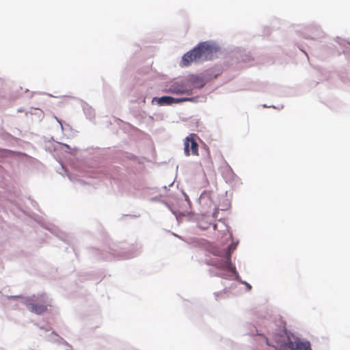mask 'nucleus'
I'll return each instance as SVG.
<instances>
[{"label": "nucleus", "instance_id": "f257e3e1", "mask_svg": "<svg viewBox=\"0 0 350 350\" xmlns=\"http://www.w3.org/2000/svg\"><path fill=\"white\" fill-rule=\"evenodd\" d=\"M237 244L231 243L224 249L214 248L212 254L217 256V259H212L208 262V265L214 266L217 269L228 271L232 273H235L236 268L231 263L232 253L236 250Z\"/></svg>", "mask_w": 350, "mask_h": 350}, {"label": "nucleus", "instance_id": "f03ea898", "mask_svg": "<svg viewBox=\"0 0 350 350\" xmlns=\"http://www.w3.org/2000/svg\"><path fill=\"white\" fill-rule=\"evenodd\" d=\"M213 51L211 45L202 42L183 56L181 64L183 66H188L194 62L208 60L211 58Z\"/></svg>", "mask_w": 350, "mask_h": 350}, {"label": "nucleus", "instance_id": "7ed1b4c3", "mask_svg": "<svg viewBox=\"0 0 350 350\" xmlns=\"http://www.w3.org/2000/svg\"><path fill=\"white\" fill-rule=\"evenodd\" d=\"M275 341L278 350H312L310 343L308 341H301L296 338L291 340L290 336L286 332L275 336Z\"/></svg>", "mask_w": 350, "mask_h": 350}, {"label": "nucleus", "instance_id": "20e7f679", "mask_svg": "<svg viewBox=\"0 0 350 350\" xmlns=\"http://www.w3.org/2000/svg\"><path fill=\"white\" fill-rule=\"evenodd\" d=\"M196 134H190L184 140V152L186 156H198V144L195 139Z\"/></svg>", "mask_w": 350, "mask_h": 350}, {"label": "nucleus", "instance_id": "39448f33", "mask_svg": "<svg viewBox=\"0 0 350 350\" xmlns=\"http://www.w3.org/2000/svg\"><path fill=\"white\" fill-rule=\"evenodd\" d=\"M191 98H174L172 96H161V97H154L152 103L156 102L159 105H170L173 103H179L185 101L191 100Z\"/></svg>", "mask_w": 350, "mask_h": 350}, {"label": "nucleus", "instance_id": "423d86ee", "mask_svg": "<svg viewBox=\"0 0 350 350\" xmlns=\"http://www.w3.org/2000/svg\"><path fill=\"white\" fill-rule=\"evenodd\" d=\"M28 310L37 314H41L47 310L46 303H40L38 301H30L27 304Z\"/></svg>", "mask_w": 350, "mask_h": 350}, {"label": "nucleus", "instance_id": "0eeeda50", "mask_svg": "<svg viewBox=\"0 0 350 350\" xmlns=\"http://www.w3.org/2000/svg\"><path fill=\"white\" fill-rule=\"evenodd\" d=\"M167 92L174 94H187L191 96L192 94V90L185 88L183 85H173L170 86L167 90Z\"/></svg>", "mask_w": 350, "mask_h": 350}, {"label": "nucleus", "instance_id": "6e6552de", "mask_svg": "<svg viewBox=\"0 0 350 350\" xmlns=\"http://www.w3.org/2000/svg\"><path fill=\"white\" fill-rule=\"evenodd\" d=\"M210 193L208 192H204L201 194L200 200L201 202H203L206 198H209Z\"/></svg>", "mask_w": 350, "mask_h": 350}, {"label": "nucleus", "instance_id": "1a4fd4ad", "mask_svg": "<svg viewBox=\"0 0 350 350\" xmlns=\"http://www.w3.org/2000/svg\"><path fill=\"white\" fill-rule=\"evenodd\" d=\"M266 343H267V345H269V346H273V347H274L273 345H271V344H270V343H269L268 338H266Z\"/></svg>", "mask_w": 350, "mask_h": 350}]
</instances>
